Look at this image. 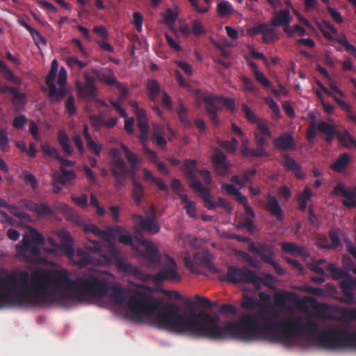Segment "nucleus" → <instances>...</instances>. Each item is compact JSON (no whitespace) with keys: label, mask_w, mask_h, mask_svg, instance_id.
<instances>
[{"label":"nucleus","mask_w":356,"mask_h":356,"mask_svg":"<svg viewBox=\"0 0 356 356\" xmlns=\"http://www.w3.org/2000/svg\"><path fill=\"white\" fill-rule=\"evenodd\" d=\"M185 305L190 310L186 316L180 313L178 305H172L169 314L173 316L175 322L172 328L177 334H187L197 337H207L215 340L236 339L246 342L268 341L291 345L295 337L305 334L315 346L330 350L336 348L334 337L338 330L318 331V325L312 321L302 322L300 318H290L280 320L279 312L273 309L259 313L263 323L257 316L245 314L236 322H227L223 326L219 325V317L213 316L206 312L195 313L194 302L186 300Z\"/></svg>","instance_id":"1"},{"label":"nucleus","mask_w":356,"mask_h":356,"mask_svg":"<svg viewBox=\"0 0 356 356\" xmlns=\"http://www.w3.org/2000/svg\"><path fill=\"white\" fill-rule=\"evenodd\" d=\"M108 289V280L97 271H87L72 280L66 270H35L31 274L22 270L0 277V308L38 305L56 295L102 297Z\"/></svg>","instance_id":"2"},{"label":"nucleus","mask_w":356,"mask_h":356,"mask_svg":"<svg viewBox=\"0 0 356 356\" xmlns=\"http://www.w3.org/2000/svg\"><path fill=\"white\" fill-rule=\"evenodd\" d=\"M111 297L118 304L126 303L130 314L136 320L143 316L150 317L151 325L154 327L177 334L171 327L175 318L169 314V309H172V306L177 304L162 305L161 302L152 300L141 291H137L128 297L125 295V290L118 286L112 287Z\"/></svg>","instance_id":"3"},{"label":"nucleus","mask_w":356,"mask_h":356,"mask_svg":"<svg viewBox=\"0 0 356 356\" xmlns=\"http://www.w3.org/2000/svg\"><path fill=\"white\" fill-rule=\"evenodd\" d=\"M115 263L118 270L125 273H134L136 268H134L121 254V252L111 243L106 254H101L97 257L88 254H84L78 264L84 267L89 264L96 266H109Z\"/></svg>","instance_id":"4"},{"label":"nucleus","mask_w":356,"mask_h":356,"mask_svg":"<svg viewBox=\"0 0 356 356\" xmlns=\"http://www.w3.org/2000/svg\"><path fill=\"white\" fill-rule=\"evenodd\" d=\"M44 243L43 236L36 229H31L30 234L23 236L22 244L15 246L16 256L21 261L35 263L40 258V246Z\"/></svg>","instance_id":"5"},{"label":"nucleus","mask_w":356,"mask_h":356,"mask_svg":"<svg viewBox=\"0 0 356 356\" xmlns=\"http://www.w3.org/2000/svg\"><path fill=\"white\" fill-rule=\"evenodd\" d=\"M257 277L254 276V272L246 268H238L234 266L227 267V273L223 276L222 280L223 281L238 284V283H248L254 282Z\"/></svg>","instance_id":"6"},{"label":"nucleus","mask_w":356,"mask_h":356,"mask_svg":"<svg viewBox=\"0 0 356 356\" xmlns=\"http://www.w3.org/2000/svg\"><path fill=\"white\" fill-rule=\"evenodd\" d=\"M154 280L156 282H161L164 280L172 282H180L181 277L177 272V265L175 260L170 256H166L162 268L154 275Z\"/></svg>","instance_id":"7"},{"label":"nucleus","mask_w":356,"mask_h":356,"mask_svg":"<svg viewBox=\"0 0 356 356\" xmlns=\"http://www.w3.org/2000/svg\"><path fill=\"white\" fill-rule=\"evenodd\" d=\"M58 63L54 59L51 65V69L45 79V83L49 88L48 97L52 102H58L63 99L67 95V90L63 88H57L54 81L58 72Z\"/></svg>","instance_id":"8"},{"label":"nucleus","mask_w":356,"mask_h":356,"mask_svg":"<svg viewBox=\"0 0 356 356\" xmlns=\"http://www.w3.org/2000/svg\"><path fill=\"white\" fill-rule=\"evenodd\" d=\"M328 330H338L339 332L334 337V342L337 343L336 348L331 350L342 349H356V332L349 331L344 328L330 327Z\"/></svg>","instance_id":"9"},{"label":"nucleus","mask_w":356,"mask_h":356,"mask_svg":"<svg viewBox=\"0 0 356 356\" xmlns=\"http://www.w3.org/2000/svg\"><path fill=\"white\" fill-rule=\"evenodd\" d=\"M150 211V217H143L141 215L134 214L132 216V220L141 230L155 234L160 232V225L156 219L155 208L154 206H151Z\"/></svg>","instance_id":"10"},{"label":"nucleus","mask_w":356,"mask_h":356,"mask_svg":"<svg viewBox=\"0 0 356 356\" xmlns=\"http://www.w3.org/2000/svg\"><path fill=\"white\" fill-rule=\"evenodd\" d=\"M202 99L205 104V111L209 116L210 121L215 126H218V113L222 110V108L218 106L220 97L212 94H207L202 96Z\"/></svg>","instance_id":"11"},{"label":"nucleus","mask_w":356,"mask_h":356,"mask_svg":"<svg viewBox=\"0 0 356 356\" xmlns=\"http://www.w3.org/2000/svg\"><path fill=\"white\" fill-rule=\"evenodd\" d=\"M83 77L84 83L77 81L76 89L83 99H93L97 95L95 79L88 72H84Z\"/></svg>","instance_id":"12"},{"label":"nucleus","mask_w":356,"mask_h":356,"mask_svg":"<svg viewBox=\"0 0 356 356\" xmlns=\"http://www.w3.org/2000/svg\"><path fill=\"white\" fill-rule=\"evenodd\" d=\"M248 250L253 254L258 256L264 263L270 262L275 257L273 245L270 243L259 242L250 243L248 247Z\"/></svg>","instance_id":"13"},{"label":"nucleus","mask_w":356,"mask_h":356,"mask_svg":"<svg viewBox=\"0 0 356 356\" xmlns=\"http://www.w3.org/2000/svg\"><path fill=\"white\" fill-rule=\"evenodd\" d=\"M212 163L216 174L225 177L231 173L232 165L227 159L226 155L220 149H216L212 156Z\"/></svg>","instance_id":"14"},{"label":"nucleus","mask_w":356,"mask_h":356,"mask_svg":"<svg viewBox=\"0 0 356 356\" xmlns=\"http://www.w3.org/2000/svg\"><path fill=\"white\" fill-rule=\"evenodd\" d=\"M111 157L110 161V170L113 177H124L126 178L127 164L121 157L120 152L117 149H111L109 152Z\"/></svg>","instance_id":"15"},{"label":"nucleus","mask_w":356,"mask_h":356,"mask_svg":"<svg viewBox=\"0 0 356 356\" xmlns=\"http://www.w3.org/2000/svg\"><path fill=\"white\" fill-rule=\"evenodd\" d=\"M273 145L275 149L286 152L294 151L297 147L295 139L289 132L280 134L273 140Z\"/></svg>","instance_id":"16"},{"label":"nucleus","mask_w":356,"mask_h":356,"mask_svg":"<svg viewBox=\"0 0 356 356\" xmlns=\"http://www.w3.org/2000/svg\"><path fill=\"white\" fill-rule=\"evenodd\" d=\"M332 194L343 196L346 200L343 201V204L346 207H356V188L352 191L346 188L343 184L339 183L334 188Z\"/></svg>","instance_id":"17"},{"label":"nucleus","mask_w":356,"mask_h":356,"mask_svg":"<svg viewBox=\"0 0 356 356\" xmlns=\"http://www.w3.org/2000/svg\"><path fill=\"white\" fill-rule=\"evenodd\" d=\"M291 21V15L289 9H283L274 12L271 19L273 26H282L284 32H288L289 24Z\"/></svg>","instance_id":"18"},{"label":"nucleus","mask_w":356,"mask_h":356,"mask_svg":"<svg viewBox=\"0 0 356 356\" xmlns=\"http://www.w3.org/2000/svg\"><path fill=\"white\" fill-rule=\"evenodd\" d=\"M266 208L270 214L275 216L277 220L282 221L284 218V213L282 210L278 200L275 197L268 194L266 196Z\"/></svg>","instance_id":"19"},{"label":"nucleus","mask_w":356,"mask_h":356,"mask_svg":"<svg viewBox=\"0 0 356 356\" xmlns=\"http://www.w3.org/2000/svg\"><path fill=\"white\" fill-rule=\"evenodd\" d=\"M131 106L134 108V113L137 120V127L141 134H149V126L145 110L140 108L136 102L131 104Z\"/></svg>","instance_id":"20"},{"label":"nucleus","mask_w":356,"mask_h":356,"mask_svg":"<svg viewBox=\"0 0 356 356\" xmlns=\"http://www.w3.org/2000/svg\"><path fill=\"white\" fill-rule=\"evenodd\" d=\"M317 129L326 135L325 140L327 144H332L334 138H337V136L340 133L333 124L325 121H321L317 124Z\"/></svg>","instance_id":"21"},{"label":"nucleus","mask_w":356,"mask_h":356,"mask_svg":"<svg viewBox=\"0 0 356 356\" xmlns=\"http://www.w3.org/2000/svg\"><path fill=\"white\" fill-rule=\"evenodd\" d=\"M145 247L143 257L152 264H156L160 262L161 257L158 249L151 241H144L143 243Z\"/></svg>","instance_id":"22"},{"label":"nucleus","mask_w":356,"mask_h":356,"mask_svg":"<svg viewBox=\"0 0 356 356\" xmlns=\"http://www.w3.org/2000/svg\"><path fill=\"white\" fill-rule=\"evenodd\" d=\"M58 236L60 239V250L67 255H72L74 254L73 240L70 233L67 230L62 229L58 232Z\"/></svg>","instance_id":"23"},{"label":"nucleus","mask_w":356,"mask_h":356,"mask_svg":"<svg viewBox=\"0 0 356 356\" xmlns=\"http://www.w3.org/2000/svg\"><path fill=\"white\" fill-rule=\"evenodd\" d=\"M352 161L351 156L348 153L341 154L336 161L331 164L330 168L335 172H343Z\"/></svg>","instance_id":"24"},{"label":"nucleus","mask_w":356,"mask_h":356,"mask_svg":"<svg viewBox=\"0 0 356 356\" xmlns=\"http://www.w3.org/2000/svg\"><path fill=\"white\" fill-rule=\"evenodd\" d=\"M241 154L243 156L248 158L263 157L268 156V153L264 147L259 146V147L255 149H250L248 147L247 144L243 143L241 145Z\"/></svg>","instance_id":"25"},{"label":"nucleus","mask_w":356,"mask_h":356,"mask_svg":"<svg viewBox=\"0 0 356 356\" xmlns=\"http://www.w3.org/2000/svg\"><path fill=\"white\" fill-rule=\"evenodd\" d=\"M314 193L312 190L306 186L303 191L298 194L297 201L298 203V209L300 211L305 212L306 211L308 201L313 197Z\"/></svg>","instance_id":"26"},{"label":"nucleus","mask_w":356,"mask_h":356,"mask_svg":"<svg viewBox=\"0 0 356 356\" xmlns=\"http://www.w3.org/2000/svg\"><path fill=\"white\" fill-rule=\"evenodd\" d=\"M131 197L136 205L141 204L144 197V186L137 180H132Z\"/></svg>","instance_id":"27"},{"label":"nucleus","mask_w":356,"mask_h":356,"mask_svg":"<svg viewBox=\"0 0 356 356\" xmlns=\"http://www.w3.org/2000/svg\"><path fill=\"white\" fill-rule=\"evenodd\" d=\"M57 140L60 145L62 147L64 153L67 155H71L74 149L70 144L69 137L65 131L59 130Z\"/></svg>","instance_id":"28"},{"label":"nucleus","mask_w":356,"mask_h":356,"mask_svg":"<svg viewBox=\"0 0 356 356\" xmlns=\"http://www.w3.org/2000/svg\"><path fill=\"white\" fill-rule=\"evenodd\" d=\"M337 140L340 145L346 148H350L351 147L356 148V140L347 130L340 131L337 136Z\"/></svg>","instance_id":"29"},{"label":"nucleus","mask_w":356,"mask_h":356,"mask_svg":"<svg viewBox=\"0 0 356 356\" xmlns=\"http://www.w3.org/2000/svg\"><path fill=\"white\" fill-rule=\"evenodd\" d=\"M147 88L149 92L148 96L149 99L154 102L161 92V88L159 82L156 79H148Z\"/></svg>","instance_id":"30"},{"label":"nucleus","mask_w":356,"mask_h":356,"mask_svg":"<svg viewBox=\"0 0 356 356\" xmlns=\"http://www.w3.org/2000/svg\"><path fill=\"white\" fill-rule=\"evenodd\" d=\"M93 72L97 79L101 82H104L108 86H113L117 83L115 76L111 70L108 74L97 70H94Z\"/></svg>","instance_id":"31"},{"label":"nucleus","mask_w":356,"mask_h":356,"mask_svg":"<svg viewBox=\"0 0 356 356\" xmlns=\"http://www.w3.org/2000/svg\"><path fill=\"white\" fill-rule=\"evenodd\" d=\"M184 171L187 178H194L196 172L198 173L197 161L193 159H185L184 161Z\"/></svg>","instance_id":"32"},{"label":"nucleus","mask_w":356,"mask_h":356,"mask_svg":"<svg viewBox=\"0 0 356 356\" xmlns=\"http://www.w3.org/2000/svg\"><path fill=\"white\" fill-rule=\"evenodd\" d=\"M122 231V228L120 226L108 227L106 230L104 231L103 241L107 243H110L111 241L115 240L117 237L119 238Z\"/></svg>","instance_id":"33"},{"label":"nucleus","mask_w":356,"mask_h":356,"mask_svg":"<svg viewBox=\"0 0 356 356\" xmlns=\"http://www.w3.org/2000/svg\"><path fill=\"white\" fill-rule=\"evenodd\" d=\"M178 118L180 122L186 127H191L192 122L188 118V109L184 106L182 102H180L177 110Z\"/></svg>","instance_id":"34"},{"label":"nucleus","mask_w":356,"mask_h":356,"mask_svg":"<svg viewBox=\"0 0 356 356\" xmlns=\"http://www.w3.org/2000/svg\"><path fill=\"white\" fill-rule=\"evenodd\" d=\"M232 6L227 1H222L217 5V13L220 17H226L234 13Z\"/></svg>","instance_id":"35"},{"label":"nucleus","mask_w":356,"mask_h":356,"mask_svg":"<svg viewBox=\"0 0 356 356\" xmlns=\"http://www.w3.org/2000/svg\"><path fill=\"white\" fill-rule=\"evenodd\" d=\"M326 270L330 272L332 277L334 280H341L343 278H345L348 276L347 272H346L344 270H342L341 268H338L335 266V265L332 263H330L326 266Z\"/></svg>","instance_id":"36"},{"label":"nucleus","mask_w":356,"mask_h":356,"mask_svg":"<svg viewBox=\"0 0 356 356\" xmlns=\"http://www.w3.org/2000/svg\"><path fill=\"white\" fill-rule=\"evenodd\" d=\"M310 306L321 316H324L327 313L329 306L326 304L318 303L317 300L314 297H310Z\"/></svg>","instance_id":"37"},{"label":"nucleus","mask_w":356,"mask_h":356,"mask_svg":"<svg viewBox=\"0 0 356 356\" xmlns=\"http://www.w3.org/2000/svg\"><path fill=\"white\" fill-rule=\"evenodd\" d=\"M254 276H256L257 279H256L254 282H251V284H254L257 288L261 285L270 286L273 280V276L269 273H266L264 277H260L254 272Z\"/></svg>","instance_id":"38"},{"label":"nucleus","mask_w":356,"mask_h":356,"mask_svg":"<svg viewBox=\"0 0 356 356\" xmlns=\"http://www.w3.org/2000/svg\"><path fill=\"white\" fill-rule=\"evenodd\" d=\"M19 24L25 28L33 38L36 37L44 44H47L46 39L40 34V33L34 28L31 27L25 20H19Z\"/></svg>","instance_id":"39"},{"label":"nucleus","mask_w":356,"mask_h":356,"mask_svg":"<svg viewBox=\"0 0 356 356\" xmlns=\"http://www.w3.org/2000/svg\"><path fill=\"white\" fill-rule=\"evenodd\" d=\"M86 147L89 152H92L95 156H99L103 149V145L95 141L92 138L86 140Z\"/></svg>","instance_id":"40"},{"label":"nucleus","mask_w":356,"mask_h":356,"mask_svg":"<svg viewBox=\"0 0 356 356\" xmlns=\"http://www.w3.org/2000/svg\"><path fill=\"white\" fill-rule=\"evenodd\" d=\"M286 171H293L300 163H297L288 154L282 155V161L280 162Z\"/></svg>","instance_id":"41"},{"label":"nucleus","mask_w":356,"mask_h":356,"mask_svg":"<svg viewBox=\"0 0 356 356\" xmlns=\"http://www.w3.org/2000/svg\"><path fill=\"white\" fill-rule=\"evenodd\" d=\"M312 118L313 120L309 124V128L307 129L306 138L309 143L314 144V140L316 136V131L318 129L315 122L316 116L312 115Z\"/></svg>","instance_id":"42"},{"label":"nucleus","mask_w":356,"mask_h":356,"mask_svg":"<svg viewBox=\"0 0 356 356\" xmlns=\"http://www.w3.org/2000/svg\"><path fill=\"white\" fill-rule=\"evenodd\" d=\"M219 145L227 152L234 153L237 149L238 142L235 138H232L231 140L220 141Z\"/></svg>","instance_id":"43"},{"label":"nucleus","mask_w":356,"mask_h":356,"mask_svg":"<svg viewBox=\"0 0 356 356\" xmlns=\"http://www.w3.org/2000/svg\"><path fill=\"white\" fill-rule=\"evenodd\" d=\"M204 201V205L209 210H213L216 208V202L213 200V197L211 194L210 189L207 192L204 193L200 195Z\"/></svg>","instance_id":"44"},{"label":"nucleus","mask_w":356,"mask_h":356,"mask_svg":"<svg viewBox=\"0 0 356 356\" xmlns=\"http://www.w3.org/2000/svg\"><path fill=\"white\" fill-rule=\"evenodd\" d=\"M10 148L8 133L6 129H0V151L8 152Z\"/></svg>","instance_id":"45"},{"label":"nucleus","mask_w":356,"mask_h":356,"mask_svg":"<svg viewBox=\"0 0 356 356\" xmlns=\"http://www.w3.org/2000/svg\"><path fill=\"white\" fill-rule=\"evenodd\" d=\"M83 231L85 233H92L95 236L99 237V238H104V231L99 229L95 224L85 225L83 227Z\"/></svg>","instance_id":"46"},{"label":"nucleus","mask_w":356,"mask_h":356,"mask_svg":"<svg viewBox=\"0 0 356 356\" xmlns=\"http://www.w3.org/2000/svg\"><path fill=\"white\" fill-rule=\"evenodd\" d=\"M258 305L257 299L248 295H243V300L241 303V307L245 309L252 310Z\"/></svg>","instance_id":"47"},{"label":"nucleus","mask_w":356,"mask_h":356,"mask_svg":"<svg viewBox=\"0 0 356 356\" xmlns=\"http://www.w3.org/2000/svg\"><path fill=\"white\" fill-rule=\"evenodd\" d=\"M189 179V181H191L190 183V187L197 191L198 193H200V195H202L204 193H205V192H207V190H209V188H205L202 186V183L200 182V181L199 179H197L196 177V175L194 176V178H188Z\"/></svg>","instance_id":"48"},{"label":"nucleus","mask_w":356,"mask_h":356,"mask_svg":"<svg viewBox=\"0 0 356 356\" xmlns=\"http://www.w3.org/2000/svg\"><path fill=\"white\" fill-rule=\"evenodd\" d=\"M240 80L243 83V90L244 92H254L257 91V88L255 87L253 81L250 78L242 75L240 76Z\"/></svg>","instance_id":"49"},{"label":"nucleus","mask_w":356,"mask_h":356,"mask_svg":"<svg viewBox=\"0 0 356 356\" xmlns=\"http://www.w3.org/2000/svg\"><path fill=\"white\" fill-rule=\"evenodd\" d=\"M8 92H9L12 96L17 99H21L23 97L22 92L16 88L10 87L6 84L2 86L0 85V94H5Z\"/></svg>","instance_id":"50"},{"label":"nucleus","mask_w":356,"mask_h":356,"mask_svg":"<svg viewBox=\"0 0 356 356\" xmlns=\"http://www.w3.org/2000/svg\"><path fill=\"white\" fill-rule=\"evenodd\" d=\"M191 33L195 36H200L207 33L202 24L197 19L192 21Z\"/></svg>","instance_id":"51"},{"label":"nucleus","mask_w":356,"mask_h":356,"mask_svg":"<svg viewBox=\"0 0 356 356\" xmlns=\"http://www.w3.org/2000/svg\"><path fill=\"white\" fill-rule=\"evenodd\" d=\"M178 17V14L174 12L170 8H168L165 11V15L164 16V23L169 27H171L174 25L175 21Z\"/></svg>","instance_id":"52"},{"label":"nucleus","mask_w":356,"mask_h":356,"mask_svg":"<svg viewBox=\"0 0 356 356\" xmlns=\"http://www.w3.org/2000/svg\"><path fill=\"white\" fill-rule=\"evenodd\" d=\"M195 299L200 306L206 309H211L217 305V303L213 302L207 298L201 297L199 295H195Z\"/></svg>","instance_id":"53"},{"label":"nucleus","mask_w":356,"mask_h":356,"mask_svg":"<svg viewBox=\"0 0 356 356\" xmlns=\"http://www.w3.org/2000/svg\"><path fill=\"white\" fill-rule=\"evenodd\" d=\"M89 243L86 244L85 248L90 252H99L102 250L103 244L101 241L88 238Z\"/></svg>","instance_id":"54"},{"label":"nucleus","mask_w":356,"mask_h":356,"mask_svg":"<svg viewBox=\"0 0 356 356\" xmlns=\"http://www.w3.org/2000/svg\"><path fill=\"white\" fill-rule=\"evenodd\" d=\"M8 210L13 216H15V217L18 218L20 220H27L30 218V216L27 213L22 211L16 206H13L10 204Z\"/></svg>","instance_id":"55"},{"label":"nucleus","mask_w":356,"mask_h":356,"mask_svg":"<svg viewBox=\"0 0 356 356\" xmlns=\"http://www.w3.org/2000/svg\"><path fill=\"white\" fill-rule=\"evenodd\" d=\"M65 109L69 116H72L76 113L75 100L72 95H70L66 100Z\"/></svg>","instance_id":"56"},{"label":"nucleus","mask_w":356,"mask_h":356,"mask_svg":"<svg viewBox=\"0 0 356 356\" xmlns=\"http://www.w3.org/2000/svg\"><path fill=\"white\" fill-rule=\"evenodd\" d=\"M67 64L70 67H77L82 70L87 66V63L82 62L76 57H70L67 58Z\"/></svg>","instance_id":"57"},{"label":"nucleus","mask_w":356,"mask_h":356,"mask_svg":"<svg viewBox=\"0 0 356 356\" xmlns=\"http://www.w3.org/2000/svg\"><path fill=\"white\" fill-rule=\"evenodd\" d=\"M35 213L38 216H42L44 215L52 216L54 214V210L50 207L44 203L38 204V209Z\"/></svg>","instance_id":"58"},{"label":"nucleus","mask_w":356,"mask_h":356,"mask_svg":"<svg viewBox=\"0 0 356 356\" xmlns=\"http://www.w3.org/2000/svg\"><path fill=\"white\" fill-rule=\"evenodd\" d=\"M41 149L45 154L51 157H54L56 159L57 158H60V153L58 150L55 147H50L48 144L42 145Z\"/></svg>","instance_id":"59"},{"label":"nucleus","mask_w":356,"mask_h":356,"mask_svg":"<svg viewBox=\"0 0 356 356\" xmlns=\"http://www.w3.org/2000/svg\"><path fill=\"white\" fill-rule=\"evenodd\" d=\"M242 111H243L245 118L250 122L254 123L257 122L256 115L247 104H243L242 105Z\"/></svg>","instance_id":"60"},{"label":"nucleus","mask_w":356,"mask_h":356,"mask_svg":"<svg viewBox=\"0 0 356 356\" xmlns=\"http://www.w3.org/2000/svg\"><path fill=\"white\" fill-rule=\"evenodd\" d=\"M194 259L197 261L199 260L200 263L204 266L210 267L211 259L208 253L195 254Z\"/></svg>","instance_id":"61"},{"label":"nucleus","mask_w":356,"mask_h":356,"mask_svg":"<svg viewBox=\"0 0 356 356\" xmlns=\"http://www.w3.org/2000/svg\"><path fill=\"white\" fill-rule=\"evenodd\" d=\"M236 307L232 305L223 304L219 309V312L222 314H232L234 315L237 313Z\"/></svg>","instance_id":"62"},{"label":"nucleus","mask_w":356,"mask_h":356,"mask_svg":"<svg viewBox=\"0 0 356 356\" xmlns=\"http://www.w3.org/2000/svg\"><path fill=\"white\" fill-rule=\"evenodd\" d=\"M1 73L3 74L4 78L8 81L16 84L21 83V79L19 77L15 76L12 70L8 67Z\"/></svg>","instance_id":"63"},{"label":"nucleus","mask_w":356,"mask_h":356,"mask_svg":"<svg viewBox=\"0 0 356 356\" xmlns=\"http://www.w3.org/2000/svg\"><path fill=\"white\" fill-rule=\"evenodd\" d=\"M24 180L26 183H29L32 187L33 189H35L38 187V180L35 177V176L28 171H25L24 172Z\"/></svg>","instance_id":"64"}]
</instances>
